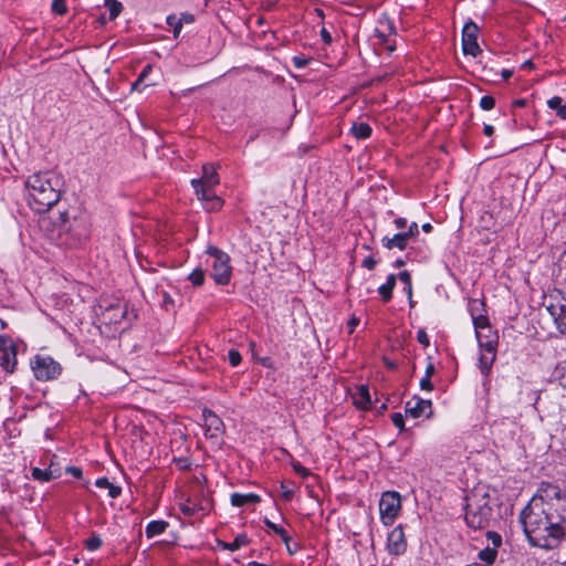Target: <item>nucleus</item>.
Instances as JSON below:
<instances>
[{
	"label": "nucleus",
	"mask_w": 566,
	"mask_h": 566,
	"mask_svg": "<svg viewBox=\"0 0 566 566\" xmlns=\"http://www.w3.org/2000/svg\"><path fill=\"white\" fill-rule=\"evenodd\" d=\"M524 533L532 546L555 549L565 537L566 493L558 485L542 482L520 514Z\"/></svg>",
	"instance_id": "1"
},
{
	"label": "nucleus",
	"mask_w": 566,
	"mask_h": 566,
	"mask_svg": "<svg viewBox=\"0 0 566 566\" xmlns=\"http://www.w3.org/2000/svg\"><path fill=\"white\" fill-rule=\"evenodd\" d=\"M62 244L75 245L86 240L90 235L91 223L84 212H60L54 221Z\"/></svg>",
	"instance_id": "2"
},
{
	"label": "nucleus",
	"mask_w": 566,
	"mask_h": 566,
	"mask_svg": "<svg viewBox=\"0 0 566 566\" xmlns=\"http://www.w3.org/2000/svg\"><path fill=\"white\" fill-rule=\"evenodd\" d=\"M465 522L474 530L486 528L492 517L490 494L483 489H475L465 497Z\"/></svg>",
	"instance_id": "3"
},
{
	"label": "nucleus",
	"mask_w": 566,
	"mask_h": 566,
	"mask_svg": "<svg viewBox=\"0 0 566 566\" xmlns=\"http://www.w3.org/2000/svg\"><path fill=\"white\" fill-rule=\"evenodd\" d=\"M54 180L55 184L52 182V179H27L25 187L28 189L30 205L36 211L49 210L60 200V179Z\"/></svg>",
	"instance_id": "4"
},
{
	"label": "nucleus",
	"mask_w": 566,
	"mask_h": 566,
	"mask_svg": "<svg viewBox=\"0 0 566 566\" xmlns=\"http://www.w3.org/2000/svg\"><path fill=\"white\" fill-rule=\"evenodd\" d=\"M207 253L212 258L211 276L219 285L229 284L232 276L230 256L217 247L209 245Z\"/></svg>",
	"instance_id": "5"
},
{
	"label": "nucleus",
	"mask_w": 566,
	"mask_h": 566,
	"mask_svg": "<svg viewBox=\"0 0 566 566\" xmlns=\"http://www.w3.org/2000/svg\"><path fill=\"white\" fill-rule=\"evenodd\" d=\"M218 179H191V186L197 197L205 201L207 210H218L222 206L221 198L214 191Z\"/></svg>",
	"instance_id": "6"
},
{
	"label": "nucleus",
	"mask_w": 566,
	"mask_h": 566,
	"mask_svg": "<svg viewBox=\"0 0 566 566\" xmlns=\"http://www.w3.org/2000/svg\"><path fill=\"white\" fill-rule=\"evenodd\" d=\"M31 368L34 377L40 381L53 380L62 373L61 365L46 355H35L31 359Z\"/></svg>",
	"instance_id": "7"
},
{
	"label": "nucleus",
	"mask_w": 566,
	"mask_h": 566,
	"mask_svg": "<svg viewBox=\"0 0 566 566\" xmlns=\"http://www.w3.org/2000/svg\"><path fill=\"white\" fill-rule=\"evenodd\" d=\"M401 507V499L398 492L387 491L379 501V512L385 525L392 524Z\"/></svg>",
	"instance_id": "8"
},
{
	"label": "nucleus",
	"mask_w": 566,
	"mask_h": 566,
	"mask_svg": "<svg viewBox=\"0 0 566 566\" xmlns=\"http://www.w3.org/2000/svg\"><path fill=\"white\" fill-rule=\"evenodd\" d=\"M0 366L8 373H13L17 366V346L6 335H0Z\"/></svg>",
	"instance_id": "9"
},
{
	"label": "nucleus",
	"mask_w": 566,
	"mask_h": 566,
	"mask_svg": "<svg viewBox=\"0 0 566 566\" xmlns=\"http://www.w3.org/2000/svg\"><path fill=\"white\" fill-rule=\"evenodd\" d=\"M479 27L473 21H468L462 30V50L464 54L476 56L482 51L478 44Z\"/></svg>",
	"instance_id": "10"
},
{
	"label": "nucleus",
	"mask_w": 566,
	"mask_h": 566,
	"mask_svg": "<svg viewBox=\"0 0 566 566\" xmlns=\"http://www.w3.org/2000/svg\"><path fill=\"white\" fill-rule=\"evenodd\" d=\"M406 416L411 418H419L426 416L430 418L432 415V402L428 399H422L419 396H413L405 406Z\"/></svg>",
	"instance_id": "11"
},
{
	"label": "nucleus",
	"mask_w": 566,
	"mask_h": 566,
	"mask_svg": "<svg viewBox=\"0 0 566 566\" xmlns=\"http://www.w3.org/2000/svg\"><path fill=\"white\" fill-rule=\"evenodd\" d=\"M387 548L390 554L400 555L407 548L405 533L401 526L395 527L388 535Z\"/></svg>",
	"instance_id": "12"
},
{
	"label": "nucleus",
	"mask_w": 566,
	"mask_h": 566,
	"mask_svg": "<svg viewBox=\"0 0 566 566\" xmlns=\"http://www.w3.org/2000/svg\"><path fill=\"white\" fill-rule=\"evenodd\" d=\"M492 340H488L483 343V348H481V355L479 358V367L483 375H489L491 371L492 365L496 357V347H493Z\"/></svg>",
	"instance_id": "13"
},
{
	"label": "nucleus",
	"mask_w": 566,
	"mask_h": 566,
	"mask_svg": "<svg viewBox=\"0 0 566 566\" xmlns=\"http://www.w3.org/2000/svg\"><path fill=\"white\" fill-rule=\"evenodd\" d=\"M547 310L553 316L557 329L562 334H566V302L551 304Z\"/></svg>",
	"instance_id": "14"
},
{
	"label": "nucleus",
	"mask_w": 566,
	"mask_h": 566,
	"mask_svg": "<svg viewBox=\"0 0 566 566\" xmlns=\"http://www.w3.org/2000/svg\"><path fill=\"white\" fill-rule=\"evenodd\" d=\"M203 418L207 427V434L212 437H217L223 427L222 420L211 410L203 411Z\"/></svg>",
	"instance_id": "15"
},
{
	"label": "nucleus",
	"mask_w": 566,
	"mask_h": 566,
	"mask_svg": "<svg viewBox=\"0 0 566 566\" xmlns=\"http://www.w3.org/2000/svg\"><path fill=\"white\" fill-rule=\"evenodd\" d=\"M408 239L406 235L401 232L394 234L392 237L385 235L381 239V244L384 248L388 250H392L395 248L399 250H405L408 243Z\"/></svg>",
	"instance_id": "16"
},
{
	"label": "nucleus",
	"mask_w": 566,
	"mask_h": 566,
	"mask_svg": "<svg viewBox=\"0 0 566 566\" xmlns=\"http://www.w3.org/2000/svg\"><path fill=\"white\" fill-rule=\"evenodd\" d=\"M261 501V497L258 494L254 493H233L231 495V504L233 506H244L248 504H255Z\"/></svg>",
	"instance_id": "17"
},
{
	"label": "nucleus",
	"mask_w": 566,
	"mask_h": 566,
	"mask_svg": "<svg viewBox=\"0 0 566 566\" xmlns=\"http://www.w3.org/2000/svg\"><path fill=\"white\" fill-rule=\"evenodd\" d=\"M354 403L360 409H368L371 406L370 394L367 386H359L354 396Z\"/></svg>",
	"instance_id": "18"
},
{
	"label": "nucleus",
	"mask_w": 566,
	"mask_h": 566,
	"mask_svg": "<svg viewBox=\"0 0 566 566\" xmlns=\"http://www.w3.org/2000/svg\"><path fill=\"white\" fill-rule=\"evenodd\" d=\"M396 279L397 277L395 274H390L387 277V282L385 284H382L381 286H379L378 293L381 295V298L384 302H388L391 300L392 290L396 285Z\"/></svg>",
	"instance_id": "19"
},
{
	"label": "nucleus",
	"mask_w": 566,
	"mask_h": 566,
	"mask_svg": "<svg viewBox=\"0 0 566 566\" xmlns=\"http://www.w3.org/2000/svg\"><path fill=\"white\" fill-rule=\"evenodd\" d=\"M371 132H373V129H371L370 125L367 123H364V122L354 123L350 128V133L357 139H366V138L370 137Z\"/></svg>",
	"instance_id": "20"
},
{
	"label": "nucleus",
	"mask_w": 566,
	"mask_h": 566,
	"mask_svg": "<svg viewBox=\"0 0 566 566\" xmlns=\"http://www.w3.org/2000/svg\"><path fill=\"white\" fill-rule=\"evenodd\" d=\"M95 485L98 489H106L108 491L109 497H112V499L118 497L122 493V488L111 483L107 478L97 479L95 482Z\"/></svg>",
	"instance_id": "21"
},
{
	"label": "nucleus",
	"mask_w": 566,
	"mask_h": 566,
	"mask_svg": "<svg viewBox=\"0 0 566 566\" xmlns=\"http://www.w3.org/2000/svg\"><path fill=\"white\" fill-rule=\"evenodd\" d=\"M168 527V523L165 521H151L146 526V536L151 538L159 534H163Z\"/></svg>",
	"instance_id": "22"
},
{
	"label": "nucleus",
	"mask_w": 566,
	"mask_h": 566,
	"mask_svg": "<svg viewBox=\"0 0 566 566\" xmlns=\"http://www.w3.org/2000/svg\"><path fill=\"white\" fill-rule=\"evenodd\" d=\"M32 478L34 480L41 481V482H49L55 478H57V474L52 470V465H50L49 469L42 470L39 468L32 469Z\"/></svg>",
	"instance_id": "23"
},
{
	"label": "nucleus",
	"mask_w": 566,
	"mask_h": 566,
	"mask_svg": "<svg viewBox=\"0 0 566 566\" xmlns=\"http://www.w3.org/2000/svg\"><path fill=\"white\" fill-rule=\"evenodd\" d=\"M248 544H249V539L244 534L238 535L232 543H226V542L219 541V545L223 549L231 551V552H234V551L239 549L240 547L248 545Z\"/></svg>",
	"instance_id": "24"
},
{
	"label": "nucleus",
	"mask_w": 566,
	"mask_h": 566,
	"mask_svg": "<svg viewBox=\"0 0 566 566\" xmlns=\"http://www.w3.org/2000/svg\"><path fill=\"white\" fill-rule=\"evenodd\" d=\"M547 105L551 109H554L556 112V115L559 118L566 119V105L563 104L562 97H552L551 99L547 101Z\"/></svg>",
	"instance_id": "25"
},
{
	"label": "nucleus",
	"mask_w": 566,
	"mask_h": 566,
	"mask_svg": "<svg viewBox=\"0 0 566 566\" xmlns=\"http://www.w3.org/2000/svg\"><path fill=\"white\" fill-rule=\"evenodd\" d=\"M473 325L475 328V334L479 333V331L482 332H490L491 325L489 322V318L483 313H480L479 315H475L473 318Z\"/></svg>",
	"instance_id": "26"
},
{
	"label": "nucleus",
	"mask_w": 566,
	"mask_h": 566,
	"mask_svg": "<svg viewBox=\"0 0 566 566\" xmlns=\"http://www.w3.org/2000/svg\"><path fill=\"white\" fill-rule=\"evenodd\" d=\"M476 339L479 342L480 348H483V343L488 340H492L493 347H497L499 337L496 332H493L492 328H490V332L479 331V333L476 334Z\"/></svg>",
	"instance_id": "27"
},
{
	"label": "nucleus",
	"mask_w": 566,
	"mask_h": 566,
	"mask_svg": "<svg viewBox=\"0 0 566 566\" xmlns=\"http://www.w3.org/2000/svg\"><path fill=\"white\" fill-rule=\"evenodd\" d=\"M104 4L109 11L111 20H115L123 10V4L118 0H105Z\"/></svg>",
	"instance_id": "28"
},
{
	"label": "nucleus",
	"mask_w": 566,
	"mask_h": 566,
	"mask_svg": "<svg viewBox=\"0 0 566 566\" xmlns=\"http://www.w3.org/2000/svg\"><path fill=\"white\" fill-rule=\"evenodd\" d=\"M220 172L223 174L222 166L220 164L209 163V164L202 165V176L201 177H205V178L217 177Z\"/></svg>",
	"instance_id": "29"
},
{
	"label": "nucleus",
	"mask_w": 566,
	"mask_h": 566,
	"mask_svg": "<svg viewBox=\"0 0 566 566\" xmlns=\"http://www.w3.org/2000/svg\"><path fill=\"white\" fill-rule=\"evenodd\" d=\"M264 524L269 528H271L275 534H277L285 544H287V542L291 541V537L287 535L286 531L283 527L274 524L273 522H271L268 518L264 520Z\"/></svg>",
	"instance_id": "30"
},
{
	"label": "nucleus",
	"mask_w": 566,
	"mask_h": 566,
	"mask_svg": "<svg viewBox=\"0 0 566 566\" xmlns=\"http://www.w3.org/2000/svg\"><path fill=\"white\" fill-rule=\"evenodd\" d=\"M399 280L406 285V292L410 304L412 305L411 296H412V285H411V275L408 271H402L398 275Z\"/></svg>",
	"instance_id": "31"
},
{
	"label": "nucleus",
	"mask_w": 566,
	"mask_h": 566,
	"mask_svg": "<svg viewBox=\"0 0 566 566\" xmlns=\"http://www.w3.org/2000/svg\"><path fill=\"white\" fill-rule=\"evenodd\" d=\"M166 22L168 25H170L172 28L174 38L177 39L182 29L181 21L177 20L176 14H169L166 18Z\"/></svg>",
	"instance_id": "32"
},
{
	"label": "nucleus",
	"mask_w": 566,
	"mask_h": 566,
	"mask_svg": "<svg viewBox=\"0 0 566 566\" xmlns=\"http://www.w3.org/2000/svg\"><path fill=\"white\" fill-rule=\"evenodd\" d=\"M553 377L556 380H559L563 386H566L564 382L566 380V361L557 364L554 371Z\"/></svg>",
	"instance_id": "33"
},
{
	"label": "nucleus",
	"mask_w": 566,
	"mask_h": 566,
	"mask_svg": "<svg viewBox=\"0 0 566 566\" xmlns=\"http://www.w3.org/2000/svg\"><path fill=\"white\" fill-rule=\"evenodd\" d=\"M496 551L494 548L486 547L479 553V558L486 564H492L496 558Z\"/></svg>",
	"instance_id": "34"
},
{
	"label": "nucleus",
	"mask_w": 566,
	"mask_h": 566,
	"mask_svg": "<svg viewBox=\"0 0 566 566\" xmlns=\"http://www.w3.org/2000/svg\"><path fill=\"white\" fill-rule=\"evenodd\" d=\"M189 280L195 286H201L205 283V272L196 269L189 274Z\"/></svg>",
	"instance_id": "35"
},
{
	"label": "nucleus",
	"mask_w": 566,
	"mask_h": 566,
	"mask_svg": "<svg viewBox=\"0 0 566 566\" xmlns=\"http://www.w3.org/2000/svg\"><path fill=\"white\" fill-rule=\"evenodd\" d=\"M483 311H484V303L482 301L471 300L469 302V312H470L472 318L475 315L483 313Z\"/></svg>",
	"instance_id": "36"
},
{
	"label": "nucleus",
	"mask_w": 566,
	"mask_h": 566,
	"mask_svg": "<svg viewBox=\"0 0 566 566\" xmlns=\"http://www.w3.org/2000/svg\"><path fill=\"white\" fill-rule=\"evenodd\" d=\"M103 542L99 535L93 534L87 541H86V548L91 552L98 549L102 546Z\"/></svg>",
	"instance_id": "37"
},
{
	"label": "nucleus",
	"mask_w": 566,
	"mask_h": 566,
	"mask_svg": "<svg viewBox=\"0 0 566 566\" xmlns=\"http://www.w3.org/2000/svg\"><path fill=\"white\" fill-rule=\"evenodd\" d=\"M495 106V98L491 95H484L480 99V107L483 111H491Z\"/></svg>",
	"instance_id": "38"
},
{
	"label": "nucleus",
	"mask_w": 566,
	"mask_h": 566,
	"mask_svg": "<svg viewBox=\"0 0 566 566\" xmlns=\"http://www.w3.org/2000/svg\"><path fill=\"white\" fill-rule=\"evenodd\" d=\"M52 11L60 15L65 14L67 11L65 0H53L52 1Z\"/></svg>",
	"instance_id": "39"
},
{
	"label": "nucleus",
	"mask_w": 566,
	"mask_h": 566,
	"mask_svg": "<svg viewBox=\"0 0 566 566\" xmlns=\"http://www.w3.org/2000/svg\"><path fill=\"white\" fill-rule=\"evenodd\" d=\"M310 61H311V59L305 57V56L296 55V56L292 57V62H293L294 66L298 70L306 67L310 64Z\"/></svg>",
	"instance_id": "40"
},
{
	"label": "nucleus",
	"mask_w": 566,
	"mask_h": 566,
	"mask_svg": "<svg viewBox=\"0 0 566 566\" xmlns=\"http://www.w3.org/2000/svg\"><path fill=\"white\" fill-rule=\"evenodd\" d=\"M229 363L235 367L241 363V354L237 349H230L228 353Z\"/></svg>",
	"instance_id": "41"
},
{
	"label": "nucleus",
	"mask_w": 566,
	"mask_h": 566,
	"mask_svg": "<svg viewBox=\"0 0 566 566\" xmlns=\"http://www.w3.org/2000/svg\"><path fill=\"white\" fill-rule=\"evenodd\" d=\"M402 233L406 235V238L408 240L416 238L419 234L418 224L416 222H411L408 226V230L407 231H402Z\"/></svg>",
	"instance_id": "42"
},
{
	"label": "nucleus",
	"mask_w": 566,
	"mask_h": 566,
	"mask_svg": "<svg viewBox=\"0 0 566 566\" xmlns=\"http://www.w3.org/2000/svg\"><path fill=\"white\" fill-rule=\"evenodd\" d=\"M150 71H151L150 65L145 66L144 70L142 71V73L139 74L137 81L133 84L132 88L138 90L139 85L142 84V82L145 80V77L148 75V73Z\"/></svg>",
	"instance_id": "43"
},
{
	"label": "nucleus",
	"mask_w": 566,
	"mask_h": 566,
	"mask_svg": "<svg viewBox=\"0 0 566 566\" xmlns=\"http://www.w3.org/2000/svg\"><path fill=\"white\" fill-rule=\"evenodd\" d=\"M391 420L400 431L405 429L403 416L400 412L392 413Z\"/></svg>",
	"instance_id": "44"
},
{
	"label": "nucleus",
	"mask_w": 566,
	"mask_h": 566,
	"mask_svg": "<svg viewBox=\"0 0 566 566\" xmlns=\"http://www.w3.org/2000/svg\"><path fill=\"white\" fill-rule=\"evenodd\" d=\"M417 340L423 345L424 347H428L430 344L429 337L424 329H419L417 333Z\"/></svg>",
	"instance_id": "45"
},
{
	"label": "nucleus",
	"mask_w": 566,
	"mask_h": 566,
	"mask_svg": "<svg viewBox=\"0 0 566 566\" xmlns=\"http://www.w3.org/2000/svg\"><path fill=\"white\" fill-rule=\"evenodd\" d=\"M420 388L422 390L431 391L433 390V385L431 382V377L423 376L420 380Z\"/></svg>",
	"instance_id": "46"
},
{
	"label": "nucleus",
	"mask_w": 566,
	"mask_h": 566,
	"mask_svg": "<svg viewBox=\"0 0 566 566\" xmlns=\"http://www.w3.org/2000/svg\"><path fill=\"white\" fill-rule=\"evenodd\" d=\"M177 20L181 21V25H184V23H192L195 21V18L193 14L184 12L181 13L180 18L177 17Z\"/></svg>",
	"instance_id": "47"
},
{
	"label": "nucleus",
	"mask_w": 566,
	"mask_h": 566,
	"mask_svg": "<svg viewBox=\"0 0 566 566\" xmlns=\"http://www.w3.org/2000/svg\"><path fill=\"white\" fill-rule=\"evenodd\" d=\"M376 264H377V261L373 256H367L363 261V266L368 270H374Z\"/></svg>",
	"instance_id": "48"
},
{
	"label": "nucleus",
	"mask_w": 566,
	"mask_h": 566,
	"mask_svg": "<svg viewBox=\"0 0 566 566\" xmlns=\"http://www.w3.org/2000/svg\"><path fill=\"white\" fill-rule=\"evenodd\" d=\"M66 472L72 474L74 478L81 479L82 478V469L76 467H67Z\"/></svg>",
	"instance_id": "49"
},
{
	"label": "nucleus",
	"mask_w": 566,
	"mask_h": 566,
	"mask_svg": "<svg viewBox=\"0 0 566 566\" xmlns=\"http://www.w3.org/2000/svg\"><path fill=\"white\" fill-rule=\"evenodd\" d=\"M488 536H489V538H491V539H492V542H493V544H494L495 546H500V545H501L502 539H501V536H500L497 533H495V532H489V533H488Z\"/></svg>",
	"instance_id": "50"
},
{
	"label": "nucleus",
	"mask_w": 566,
	"mask_h": 566,
	"mask_svg": "<svg viewBox=\"0 0 566 566\" xmlns=\"http://www.w3.org/2000/svg\"><path fill=\"white\" fill-rule=\"evenodd\" d=\"M321 36L325 44L332 43V35L325 28L321 30Z\"/></svg>",
	"instance_id": "51"
},
{
	"label": "nucleus",
	"mask_w": 566,
	"mask_h": 566,
	"mask_svg": "<svg viewBox=\"0 0 566 566\" xmlns=\"http://www.w3.org/2000/svg\"><path fill=\"white\" fill-rule=\"evenodd\" d=\"M293 468H294V471L297 474L302 475L303 478L307 476L310 474V471L307 469H305L304 467H302L301 464H294Z\"/></svg>",
	"instance_id": "52"
},
{
	"label": "nucleus",
	"mask_w": 566,
	"mask_h": 566,
	"mask_svg": "<svg viewBox=\"0 0 566 566\" xmlns=\"http://www.w3.org/2000/svg\"><path fill=\"white\" fill-rule=\"evenodd\" d=\"M359 324V319L355 316H353L348 323H347V326H348V332L349 334H352L354 331H355V327Z\"/></svg>",
	"instance_id": "53"
},
{
	"label": "nucleus",
	"mask_w": 566,
	"mask_h": 566,
	"mask_svg": "<svg viewBox=\"0 0 566 566\" xmlns=\"http://www.w3.org/2000/svg\"><path fill=\"white\" fill-rule=\"evenodd\" d=\"M397 229H405L407 227V220L405 218H397L394 221Z\"/></svg>",
	"instance_id": "54"
},
{
	"label": "nucleus",
	"mask_w": 566,
	"mask_h": 566,
	"mask_svg": "<svg viewBox=\"0 0 566 566\" xmlns=\"http://www.w3.org/2000/svg\"><path fill=\"white\" fill-rule=\"evenodd\" d=\"M375 38H377L380 43H387L388 41L387 35L379 30H375Z\"/></svg>",
	"instance_id": "55"
},
{
	"label": "nucleus",
	"mask_w": 566,
	"mask_h": 566,
	"mask_svg": "<svg viewBox=\"0 0 566 566\" xmlns=\"http://www.w3.org/2000/svg\"><path fill=\"white\" fill-rule=\"evenodd\" d=\"M483 134L488 137L492 136L494 134V127L490 124H484Z\"/></svg>",
	"instance_id": "56"
},
{
	"label": "nucleus",
	"mask_w": 566,
	"mask_h": 566,
	"mask_svg": "<svg viewBox=\"0 0 566 566\" xmlns=\"http://www.w3.org/2000/svg\"><path fill=\"white\" fill-rule=\"evenodd\" d=\"M434 366L432 363H429L426 367V374L424 376L431 377L434 374Z\"/></svg>",
	"instance_id": "57"
},
{
	"label": "nucleus",
	"mask_w": 566,
	"mask_h": 566,
	"mask_svg": "<svg viewBox=\"0 0 566 566\" xmlns=\"http://www.w3.org/2000/svg\"><path fill=\"white\" fill-rule=\"evenodd\" d=\"M293 494H294L293 490H284L282 493V497L285 501H290L293 497Z\"/></svg>",
	"instance_id": "58"
},
{
	"label": "nucleus",
	"mask_w": 566,
	"mask_h": 566,
	"mask_svg": "<svg viewBox=\"0 0 566 566\" xmlns=\"http://www.w3.org/2000/svg\"><path fill=\"white\" fill-rule=\"evenodd\" d=\"M177 462L180 464V469L187 470L190 468V463L186 459H178Z\"/></svg>",
	"instance_id": "59"
},
{
	"label": "nucleus",
	"mask_w": 566,
	"mask_h": 566,
	"mask_svg": "<svg viewBox=\"0 0 566 566\" xmlns=\"http://www.w3.org/2000/svg\"><path fill=\"white\" fill-rule=\"evenodd\" d=\"M384 363H385V365H386L389 369H395V368H397V365H396L394 361H391L390 359L386 358V357L384 358Z\"/></svg>",
	"instance_id": "60"
},
{
	"label": "nucleus",
	"mask_w": 566,
	"mask_h": 566,
	"mask_svg": "<svg viewBox=\"0 0 566 566\" xmlns=\"http://www.w3.org/2000/svg\"><path fill=\"white\" fill-rule=\"evenodd\" d=\"M181 511H182V513H184V514H186V515H192V514H193V512H195V511H193V509H191V507H189V506H187V505H182V506H181Z\"/></svg>",
	"instance_id": "61"
},
{
	"label": "nucleus",
	"mask_w": 566,
	"mask_h": 566,
	"mask_svg": "<svg viewBox=\"0 0 566 566\" xmlns=\"http://www.w3.org/2000/svg\"><path fill=\"white\" fill-rule=\"evenodd\" d=\"M513 72L511 70H503L501 75L504 80H509L512 76Z\"/></svg>",
	"instance_id": "62"
},
{
	"label": "nucleus",
	"mask_w": 566,
	"mask_h": 566,
	"mask_svg": "<svg viewBox=\"0 0 566 566\" xmlns=\"http://www.w3.org/2000/svg\"><path fill=\"white\" fill-rule=\"evenodd\" d=\"M422 230L424 232H430L432 230V226L430 223L422 224Z\"/></svg>",
	"instance_id": "63"
},
{
	"label": "nucleus",
	"mask_w": 566,
	"mask_h": 566,
	"mask_svg": "<svg viewBox=\"0 0 566 566\" xmlns=\"http://www.w3.org/2000/svg\"><path fill=\"white\" fill-rule=\"evenodd\" d=\"M396 268H401L405 265V261L402 259L396 260L395 264Z\"/></svg>",
	"instance_id": "64"
}]
</instances>
